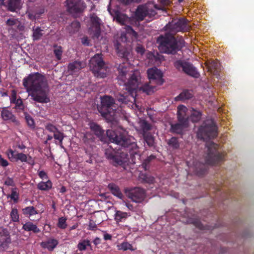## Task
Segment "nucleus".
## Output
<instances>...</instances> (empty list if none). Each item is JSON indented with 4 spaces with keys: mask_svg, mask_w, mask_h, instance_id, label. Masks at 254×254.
Listing matches in <instances>:
<instances>
[{
    "mask_svg": "<svg viewBox=\"0 0 254 254\" xmlns=\"http://www.w3.org/2000/svg\"><path fill=\"white\" fill-rule=\"evenodd\" d=\"M106 134L111 142L120 147L117 150L111 146L105 149L106 158L114 166H122L127 163L128 160V153L131 156L137 153L138 148L134 138L129 135L127 132L123 128L108 129Z\"/></svg>",
    "mask_w": 254,
    "mask_h": 254,
    "instance_id": "obj_1",
    "label": "nucleus"
},
{
    "mask_svg": "<svg viewBox=\"0 0 254 254\" xmlns=\"http://www.w3.org/2000/svg\"><path fill=\"white\" fill-rule=\"evenodd\" d=\"M23 85L34 101L40 103L50 102L49 89L45 76L39 72L29 74L23 80Z\"/></svg>",
    "mask_w": 254,
    "mask_h": 254,
    "instance_id": "obj_2",
    "label": "nucleus"
},
{
    "mask_svg": "<svg viewBox=\"0 0 254 254\" xmlns=\"http://www.w3.org/2000/svg\"><path fill=\"white\" fill-rule=\"evenodd\" d=\"M117 78L120 85H124L129 91L136 90L141 83V76L137 71L132 72L127 63L120 64L117 68Z\"/></svg>",
    "mask_w": 254,
    "mask_h": 254,
    "instance_id": "obj_3",
    "label": "nucleus"
},
{
    "mask_svg": "<svg viewBox=\"0 0 254 254\" xmlns=\"http://www.w3.org/2000/svg\"><path fill=\"white\" fill-rule=\"evenodd\" d=\"M158 44V49L160 51L164 54L175 55L182 48L179 45L181 41H178L175 36L169 33L160 35L157 40Z\"/></svg>",
    "mask_w": 254,
    "mask_h": 254,
    "instance_id": "obj_4",
    "label": "nucleus"
},
{
    "mask_svg": "<svg viewBox=\"0 0 254 254\" xmlns=\"http://www.w3.org/2000/svg\"><path fill=\"white\" fill-rule=\"evenodd\" d=\"M218 135L217 126L213 120H206L199 127L197 132L198 138L207 141Z\"/></svg>",
    "mask_w": 254,
    "mask_h": 254,
    "instance_id": "obj_5",
    "label": "nucleus"
},
{
    "mask_svg": "<svg viewBox=\"0 0 254 254\" xmlns=\"http://www.w3.org/2000/svg\"><path fill=\"white\" fill-rule=\"evenodd\" d=\"M101 54H97L89 61V67L94 75L98 78H104L107 75V67Z\"/></svg>",
    "mask_w": 254,
    "mask_h": 254,
    "instance_id": "obj_6",
    "label": "nucleus"
},
{
    "mask_svg": "<svg viewBox=\"0 0 254 254\" xmlns=\"http://www.w3.org/2000/svg\"><path fill=\"white\" fill-rule=\"evenodd\" d=\"M207 154L205 157V163L211 165H216L224 161V155L218 152V145L212 141L206 143Z\"/></svg>",
    "mask_w": 254,
    "mask_h": 254,
    "instance_id": "obj_7",
    "label": "nucleus"
},
{
    "mask_svg": "<svg viewBox=\"0 0 254 254\" xmlns=\"http://www.w3.org/2000/svg\"><path fill=\"white\" fill-rule=\"evenodd\" d=\"M98 109L101 115L105 118L114 116L116 111L114 98L109 96L101 97V105Z\"/></svg>",
    "mask_w": 254,
    "mask_h": 254,
    "instance_id": "obj_8",
    "label": "nucleus"
},
{
    "mask_svg": "<svg viewBox=\"0 0 254 254\" xmlns=\"http://www.w3.org/2000/svg\"><path fill=\"white\" fill-rule=\"evenodd\" d=\"M175 67L179 71L183 72L194 78L200 76V73L192 64L185 60H177L174 63Z\"/></svg>",
    "mask_w": 254,
    "mask_h": 254,
    "instance_id": "obj_9",
    "label": "nucleus"
},
{
    "mask_svg": "<svg viewBox=\"0 0 254 254\" xmlns=\"http://www.w3.org/2000/svg\"><path fill=\"white\" fill-rule=\"evenodd\" d=\"M156 14L155 9L150 4H141L137 6L135 11L134 17L136 20L139 21L143 20L146 16L149 18L153 17Z\"/></svg>",
    "mask_w": 254,
    "mask_h": 254,
    "instance_id": "obj_10",
    "label": "nucleus"
},
{
    "mask_svg": "<svg viewBox=\"0 0 254 254\" xmlns=\"http://www.w3.org/2000/svg\"><path fill=\"white\" fill-rule=\"evenodd\" d=\"M189 21L185 18H180L173 20L168 24L169 28L172 32H185L189 31L190 29Z\"/></svg>",
    "mask_w": 254,
    "mask_h": 254,
    "instance_id": "obj_11",
    "label": "nucleus"
},
{
    "mask_svg": "<svg viewBox=\"0 0 254 254\" xmlns=\"http://www.w3.org/2000/svg\"><path fill=\"white\" fill-rule=\"evenodd\" d=\"M125 192L129 198L136 203L142 202L145 197V190L138 187L126 189Z\"/></svg>",
    "mask_w": 254,
    "mask_h": 254,
    "instance_id": "obj_12",
    "label": "nucleus"
},
{
    "mask_svg": "<svg viewBox=\"0 0 254 254\" xmlns=\"http://www.w3.org/2000/svg\"><path fill=\"white\" fill-rule=\"evenodd\" d=\"M67 10L71 14H78L84 9V3L81 0H66Z\"/></svg>",
    "mask_w": 254,
    "mask_h": 254,
    "instance_id": "obj_13",
    "label": "nucleus"
},
{
    "mask_svg": "<svg viewBox=\"0 0 254 254\" xmlns=\"http://www.w3.org/2000/svg\"><path fill=\"white\" fill-rule=\"evenodd\" d=\"M90 34H92L93 39H98L101 34L100 19L95 14H93L90 17Z\"/></svg>",
    "mask_w": 254,
    "mask_h": 254,
    "instance_id": "obj_14",
    "label": "nucleus"
},
{
    "mask_svg": "<svg viewBox=\"0 0 254 254\" xmlns=\"http://www.w3.org/2000/svg\"><path fill=\"white\" fill-rule=\"evenodd\" d=\"M147 75L150 81H154L158 85H162L164 82L163 74L161 70L156 67L149 68L147 70Z\"/></svg>",
    "mask_w": 254,
    "mask_h": 254,
    "instance_id": "obj_15",
    "label": "nucleus"
},
{
    "mask_svg": "<svg viewBox=\"0 0 254 254\" xmlns=\"http://www.w3.org/2000/svg\"><path fill=\"white\" fill-rule=\"evenodd\" d=\"M11 243V238L8 230L0 227V249H6Z\"/></svg>",
    "mask_w": 254,
    "mask_h": 254,
    "instance_id": "obj_16",
    "label": "nucleus"
},
{
    "mask_svg": "<svg viewBox=\"0 0 254 254\" xmlns=\"http://www.w3.org/2000/svg\"><path fill=\"white\" fill-rule=\"evenodd\" d=\"M177 110L178 122H184L189 124V116L187 114L188 108L184 105H179Z\"/></svg>",
    "mask_w": 254,
    "mask_h": 254,
    "instance_id": "obj_17",
    "label": "nucleus"
},
{
    "mask_svg": "<svg viewBox=\"0 0 254 254\" xmlns=\"http://www.w3.org/2000/svg\"><path fill=\"white\" fill-rule=\"evenodd\" d=\"M128 91V92H125L124 93H119L116 95V98L119 102L127 104L130 101V99H133V97L131 95L133 93L134 90L129 91L126 88Z\"/></svg>",
    "mask_w": 254,
    "mask_h": 254,
    "instance_id": "obj_18",
    "label": "nucleus"
},
{
    "mask_svg": "<svg viewBox=\"0 0 254 254\" xmlns=\"http://www.w3.org/2000/svg\"><path fill=\"white\" fill-rule=\"evenodd\" d=\"M85 64L79 61H75L70 63L67 66L68 70L71 73L78 72L82 68L85 67Z\"/></svg>",
    "mask_w": 254,
    "mask_h": 254,
    "instance_id": "obj_19",
    "label": "nucleus"
},
{
    "mask_svg": "<svg viewBox=\"0 0 254 254\" xmlns=\"http://www.w3.org/2000/svg\"><path fill=\"white\" fill-rule=\"evenodd\" d=\"M188 126L189 124L184 122L171 124L170 131L172 133L181 134L183 133L184 129L187 127Z\"/></svg>",
    "mask_w": 254,
    "mask_h": 254,
    "instance_id": "obj_20",
    "label": "nucleus"
},
{
    "mask_svg": "<svg viewBox=\"0 0 254 254\" xmlns=\"http://www.w3.org/2000/svg\"><path fill=\"white\" fill-rule=\"evenodd\" d=\"M58 244V241L55 239H51L45 242L41 243V246L44 249H47L49 251H52Z\"/></svg>",
    "mask_w": 254,
    "mask_h": 254,
    "instance_id": "obj_21",
    "label": "nucleus"
},
{
    "mask_svg": "<svg viewBox=\"0 0 254 254\" xmlns=\"http://www.w3.org/2000/svg\"><path fill=\"white\" fill-rule=\"evenodd\" d=\"M90 128L94 133L98 137H102L104 134V130L101 127L95 122L89 124Z\"/></svg>",
    "mask_w": 254,
    "mask_h": 254,
    "instance_id": "obj_22",
    "label": "nucleus"
},
{
    "mask_svg": "<svg viewBox=\"0 0 254 254\" xmlns=\"http://www.w3.org/2000/svg\"><path fill=\"white\" fill-rule=\"evenodd\" d=\"M1 116L2 119L4 121H10L16 124L18 123L15 117L10 111L7 109H3L1 111Z\"/></svg>",
    "mask_w": 254,
    "mask_h": 254,
    "instance_id": "obj_23",
    "label": "nucleus"
},
{
    "mask_svg": "<svg viewBox=\"0 0 254 254\" xmlns=\"http://www.w3.org/2000/svg\"><path fill=\"white\" fill-rule=\"evenodd\" d=\"M193 97L192 92L190 90H183L178 96L175 98L176 101H184L191 99Z\"/></svg>",
    "mask_w": 254,
    "mask_h": 254,
    "instance_id": "obj_24",
    "label": "nucleus"
},
{
    "mask_svg": "<svg viewBox=\"0 0 254 254\" xmlns=\"http://www.w3.org/2000/svg\"><path fill=\"white\" fill-rule=\"evenodd\" d=\"M11 158L14 160L15 161H17L18 160L21 161V162H27V156L26 154L23 153H18L17 151L10 150V151Z\"/></svg>",
    "mask_w": 254,
    "mask_h": 254,
    "instance_id": "obj_25",
    "label": "nucleus"
},
{
    "mask_svg": "<svg viewBox=\"0 0 254 254\" xmlns=\"http://www.w3.org/2000/svg\"><path fill=\"white\" fill-rule=\"evenodd\" d=\"M208 70L215 75H217L219 71L220 64L218 61H212L207 64Z\"/></svg>",
    "mask_w": 254,
    "mask_h": 254,
    "instance_id": "obj_26",
    "label": "nucleus"
},
{
    "mask_svg": "<svg viewBox=\"0 0 254 254\" xmlns=\"http://www.w3.org/2000/svg\"><path fill=\"white\" fill-rule=\"evenodd\" d=\"M108 188L111 193L115 196H117L119 198H122L123 195L118 186L113 183H111L108 185Z\"/></svg>",
    "mask_w": 254,
    "mask_h": 254,
    "instance_id": "obj_27",
    "label": "nucleus"
},
{
    "mask_svg": "<svg viewBox=\"0 0 254 254\" xmlns=\"http://www.w3.org/2000/svg\"><path fill=\"white\" fill-rule=\"evenodd\" d=\"M80 28V23L77 20L72 21L71 24L67 27L70 34H74L79 31Z\"/></svg>",
    "mask_w": 254,
    "mask_h": 254,
    "instance_id": "obj_28",
    "label": "nucleus"
},
{
    "mask_svg": "<svg viewBox=\"0 0 254 254\" xmlns=\"http://www.w3.org/2000/svg\"><path fill=\"white\" fill-rule=\"evenodd\" d=\"M22 229L26 231H32L34 233H38L40 231L36 225L31 222H28L24 224L22 226Z\"/></svg>",
    "mask_w": 254,
    "mask_h": 254,
    "instance_id": "obj_29",
    "label": "nucleus"
},
{
    "mask_svg": "<svg viewBox=\"0 0 254 254\" xmlns=\"http://www.w3.org/2000/svg\"><path fill=\"white\" fill-rule=\"evenodd\" d=\"M115 18L117 22L123 25H126L127 23L129 21L128 17L126 14L121 13L119 11L116 13Z\"/></svg>",
    "mask_w": 254,
    "mask_h": 254,
    "instance_id": "obj_30",
    "label": "nucleus"
},
{
    "mask_svg": "<svg viewBox=\"0 0 254 254\" xmlns=\"http://www.w3.org/2000/svg\"><path fill=\"white\" fill-rule=\"evenodd\" d=\"M206 170L205 168V165L203 164L196 163L194 166V173L198 176H203L206 172Z\"/></svg>",
    "mask_w": 254,
    "mask_h": 254,
    "instance_id": "obj_31",
    "label": "nucleus"
},
{
    "mask_svg": "<svg viewBox=\"0 0 254 254\" xmlns=\"http://www.w3.org/2000/svg\"><path fill=\"white\" fill-rule=\"evenodd\" d=\"M128 216L129 215H128L127 212L117 210L115 214V220L117 223H119L120 222L124 221Z\"/></svg>",
    "mask_w": 254,
    "mask_h": 254,
    "instance_id": "obj_32",
    "label": "nucleus"
},
{
    "mask_svg": "<svg viewBox=\"0 0 254 254\" xmlns=\"http://www.w3.org/2000/svg\"><path fill=\"white\" fill-rule=\"evenodd\" d=\"M139 87L140 90H141L143 92L146 93L147 95L152 94L156 90V87L155 86L150 85L147 83L140 87H139V85L138 88Z\"/></svg>",
    "mask_w": 254,
    "mask_h": 254,
    "instance_id": "obj_33",
    "label": "nucleus"
},
{
    "mask_svg": "<svg viewBox=\"0 0 254 254\" xmlns=\"http://www.w3.org/2000/svg\"><path fill=\"white\" fill-rule=\"evenodd\" d=\"M52 188V183L50 180L47 182H40L37 185V189L41 190H49Z\"/></svg>",
    "mask_w": 254,
    "mask_h": 254,
    "instance_id": "obj_34",
    "label": "nucleus"
},
{
    "mask_svg": "<svg viewBox=\"0 0 254 254\" xmlns=\"http://www.w3.org/2000/svg\"><path fill=\"white\" fill-rule=\"evenodd\" d=\"M22 211L24 215H28L29 216L38 213V210L33 206L26 207L22 209Z\"/></svg>",
    "mask_w": 254,
    "mask_h": 254,
    "instance_id": "obj_35",
    "label": "nucleus"
},
{
    "mask_svg": "<svg viewBox=\"0 0 254 254\" xmlns=\"http://www.w3.org/2000/svg\"><path fill=\"white\" fill-rule=\"evenodd\" d=\"M192 112L190 115V120L193 123L199 122L202 116L201 112L192 108Z\"/></svg>",
    "mask_w": 254,
    "mask_h": 254,
    "instance_id": "obj_36",
    "label": "nucleus"
},
{
    "mask_svg": "<svg viewBox=\"0 0 254 254\" xmlns=\"http://www.w3.org/2000/svg\"><path fill=\"white\" fill-rule=\"evenodd\" d=\"M143 139L147 145L149 147L154 146V138L150 132L143 133Z\"/></svg>",
    "mask_w": 254,
    "mask_h": 254,
    "instance_id": "obj_37",
    "label": "nucleus"
},
{
    "mask_svg": "<svg viewBox=\"0 0 254 254\" xmlns=\"http://www.w3.org/2000/svg\"><path fill=\"white\" fill-rule=\"evenodd\" d=\"M167 144L173 149H178L180 147V143L178 138L176 137H172L168 140Z\"/></svg>",
    "mask_w": 254,
    "mask_h": 254,
    "instance_id": "obj_38",
    "label": "nucleus"
},
{
    "mask_svg": "<svg viewBox=\"0 0 254 254\" xmlns=\"http://www.w3.org/2000/svg\"><path fill=\"white\" fill-rule=\"evenodd\" d=\"M10 221L13 222H18L19 221V215L18 209L13 207L11 208L10 213Z\"/></svg>",
    "mask_w": 254,
    "mask_h": 254,
    "instance_id": "obj_39",
    "label": "nucleus"
},
{
    "mask_svg": "<svg viewBox=\"0 0 254 254\" xmlns=\"http://www.w3.org/2000/svg\"><path fill=\"white\" fill-rule=\"evenodd\" d=\"M119 250H123L124 251H127L128 250L131 251H134L136 248H133L132 246L127 242H124L120 245L117 246Z\"/></svg>",
    "mask_w": 254,
    "mask_h": 254,
    "instance_id": "obj_40",
    "label": "nucleus"
},
{
    "mask_svg": "<svg viewBox=\"0 0 254 254\" xmlns=\"http://www.w3.org/2000/svg\"><path fill=\"white\" fill-rule=\"evenodd\" d=\"M87 246H91V242L88 239H84L78 243L77 248L80 251H83L86 250Z\"/></svg>",
    "mask_w": 254,
    "mask_h": 254,
    "instance_id": "obj_41",
    "label": "nucleus"
},
{
    "mask_svg": "<svg viewBox=\"0 0 254 254\" xmlns=\"http://www.w3.org/2000/svg\"><path fill=\"white\" fill-rule=\"evenodd\" d=\"M20 3V0H9L8 3V9L12 12H14L18 8Z\"/></svg>",
    "mask_w": 254,
    "mask_h": 254,
    "instance_id": "obj_42",
    "label": "nucleus"
},
{
    "mask_svg": "<svg viewBox=\"0 0 254 254\" xmlns=\"http://www.w3.org/2000/svg\"><path fill=\"white\" fill-rule=\"evenodd\" d=\"M64 133L60 131L59 129H58L56 132L54 133L53 137L56 140H58L59 141V145L62 148L64 147L63 145V140L64 138Z\"/></svg>",
    "mask_w": 254,
    "mask_h": 254,
    "instance_id": "obj_43",
    "label": "nucleus"
},
{
    "mask_svg": "<svg viewBox=\"0 0 254 254\" xmlns=\"http://www.w3.org/2000/svg\"><path fill=\"white\" fill-rule=\"evenodd\" d=\"M54 53L58 60H60L62 59V56L63 54L62 47L61 46H58L57 45H54Z\"/></svg>",
    "mask_w": 254,
    "mask_h": 254,
    "instance_id": "obj_44",
    "label": "nucleus"
},
{
    "mask_svg": "<svg viewBox=\"0 0 254 254\" xmlns=\"http://www.w3.org/2000/svg\"><path fill=\"white\" fill-rule=\"evenodd\" d=\"M33 38L34 40H38L41 38L43 34L42 33V30L40 27H37L35 29H33Z\"/></svg>",
    "mask_w": 254,
    "mask_h": 254,
    "instance_id": "obj_45",
    "label": "nucleus"
},
{
    "mask_svg": "<svg viewBox=\"0 0 254 254\" xmlns=\"http://www.w3.org/2000/svg\"><path fill=\"white\" fill-rule=\"evenodd\" d=\"M14 203H17L19 198V193L17 191V189H12L11 194L8 196Z\"/></svg>",
    "mask_w": 254,
    "mask_h": 254,
    "instance_id": "obj_46",
    "label": "nucleus"
},
{
    "mask_svg": "<svg viewBox=\"0 0 254 254\" xmlns=\"http://www.w3.org/2000/svg\"><path fill=\"white\" fill-rule=\"evenodd\" d=\"M66 218L62 217L59 218L57 226L62 229H65L67 227L66 222Z\"/></svg>",
    "mask_w": 254,
    "mask_h": 254,
    "instance_id": "obj_47",
    "label": "nucleus"
},
{
    "mask_svg": "<svg viewBox=\"0 0 254 254\" xmlns=\"http://www.w3.org/2000/svg\"><path fill=\"white\" fill-rule=\"evenodd\" d=\"M25 119L26 121L27 125L31 128H34L35 127V123L34 120L31 117V116L28 114H25Z\"/></svg>",
    "mask_w": 254,
    "mask_h": 254,
    "instance_id": "obj_48",
    "label": "nucleus"
},
{
    "mask_svg": "<svg viewBox=\"0 0 254 254\" xmlns=\"http://www.w3.org/2000/svg\"><path fill=\"white\" fill-rule=\"evenodd\" d=\"M141 128L142 129L143 133L145 132H148V131L151 129V126L146 121H143L141 123Z\"/></svg>",
    "mask_w": 254,
    "mask_h": 254,
    "instance_id": "obj_49",
    "label": "nucleus"
},
{
    "mask_svg": "<svg viewBox=\"0 0 254 254\" xmlns=\"http://www.w3.org/2000/svg\"><path fill=\"white\" fill-rule=\"evenodd\" d=\"M156 158V156L154 155H150L145 159L142 163L143 167L146 170L147 166L149 164L150 161Z\"/></svg>",
    "mask_w": 254,
    "mask_h": 254,
    "instance_id": "obj_50",
    "label": "nucleus"
},
{
    "mask_svg": "<svg viewBox=\"0 0 254 254\" xmlns=\"http://www.w3.org/2000/svg\"><path fill=\"white\" fill-rule=\"evenodd\" d=\"M190 223H192L196 227L200 230H204L206 229L205 226H204L199 220H193Z\"/></svg>",
    "mask_w": 254,
    "mask_h": 254,
    "instance_id": "obj_51",
    "label": "nucleus"
},
{
    "mask_svg": "<svg viewBox=\"0 0 254 254\" xmlns=\"http://www.w3.org/2000/svg\"><path fill=\"white\" fill-rule=\"evenodd\" d=\"M45 127L47 130L53 133L56 132L58 129L54 125L51 123L47 124Z\"/></svg>",
    "mask_w": 254,
    "mask_h": 254,
    "instance_id": "obj_52",
    "label": "nucleus"
},
{
    "mask_svg": "<svg viewBox=\"0 0 254 254\" xmlns=\"http://www.w3.org/2000/svg\"><path fill=\"white\" fill-rule=\"evenodd\" d=\"M126 32L127 33L131 34L132 36H136L137 35L136 32L133 29L131 26L126 25L125 26Z\"/></svg>",
    "mask_w": 254,
    "mask_h": 254,
    "instance_id": "obj_53",
    "label": "nucleus"
},
{
    "mask_svg": "<svg viewBox=\"0 0 254 254\" xmlns=\"http://www.w3.org/2000/svg\"><path fill=\"white\" fill-rule=\"evenodd\" d=\"M143 180L148 184H153L155 181V178L150 175H145Z\"/></svg>",
    "mask_w": 254,
    "mask_h": 254,
    "instance_id": "obj_54",
    "label": "nucleus"
},
{
    "mask_svg": "<svg viewBox=\"0 0 254 254\" xmlns=\"http://www.w3.org/2000/svg\"><path fill=\"white\" fill-rule=\"evenodd\" d=\"M4 185L7 186H14L15 184L12 178L8 177L4 182Z\"/></svg>",
    "mask_w": 254,
    "mask_h": 254,
    "instance_id": "obj_55",
    "label": "nucleus"
},
{
    "mask_svg": "<svg viewBox=\"0 0 254 254\" xmlns=\"http://www.w3.org/2000/svg\"><path fill=\"white\" fill-rule=\"evenodd\" d=\"M88 227H89V228H88L89 230H95L97 228V225L94 221H93L92 220H90Z\"/></svg>",
    "mask_w": 254,
    "mask_h": 254,
    "instance_id": "obj_56",
    "label": "nucleus"
},
{
    "mask_svg": "<svg viewBox=\"0 0 254 254\" xmlns=\"http://www.w3.org/2000/svg\"><path fill=\"white\" fill-rule=\"evenodd\" d=\"M38 176L41 179L48 178V176H47V173L43 170L40 171L38 172Z\"/></svg>",
    "mask_w": 254,
    "mask_h": 254,
    "instance_id": "obj_57",
    "label": "nucleus"
},
{
    "mask_svg": "<svg viewBox=\"0 0 254 254\" xmlns=\"http://www.w3.org/2000/svg\"><path fill=\"white\" fill-rule=\"evenodd\" d=\"M8 161L2 158L1 157V156H0V165L2 167H6L7 166H8Z\"/></svg>",
    "mask_w": 254,
    "mask_h": 254,
    "instance_id": "obj_58",
    "label": "nucleus"
},
{
    "mask_svg": "<svg viewBox=\"0 0 254 254\" xmlns=\"http://www.w3.org/2000/svg\"><path fill=\"white\" fill-rule=\"evenodd\" d=\"M16 107L19 109H23V105L21 99H17L16 102Z\"/></svg>",
    "mask_w": 254,
    "mask_h": 254,
    "instance_id": "obj_59",
    "label": "nucleus"
},
{
    "mask_svg": "<svg viewBox=\"0 0 254 254\" xmlns=\"http://www.w3.org/2000/svg\"><path fill=\"white\" fill-rule=\"evenodd\" d=\"M93 244L98 248V245L101 243V239L99 237H96L93 241Z\"/></svg>",
    "mask_w": 254,
    "mask_h": 254,
    "instance_id": "obj_60",
    "label": "nucleus"
},
{
    "mask_svg": "<svg viewBox=\"0 0 254 254\" xmlns=\"http://www.w3.org/2000/svg\"><path fill=\"white\" fill-rule=\"evenodd\" d=\"M6 23L8 26H13L16 24V20L15 19L10 18L7 20Z\"/></svg>",
    "mask_w": 254,
    "mask_h": 254,
    "instance_id": "obj_61",
    "label": "nucleus"
},
{
    "mask_svg": "<svg viewBox=\"0 0 254 254\" xmlns=\"http://www.w3.org/2000/svg\"><path fill=\"white\" fill-rule=\"evenodd\" d=\"M81 42L83 45L88 46L90 43V41L88 39V37H84L82 39Z\"/></svg>",
    "mask_w": 254,
    "mask_h": 254,
    "instance_id": "obj_62",
    "label": "nucleus"
},
{
    "mask_svg": "<svg viewBox=\"0 0 254 254\" xmlns=\"http://www.w3.org/2000/svg\"><path fill=\"white\" fill-rule=\"evenodd\" d=\"M104 239L106 241L107 240H111L112 238V236L111 234H109L106 232H104L103 235Z\"/></svg>",
    "mask_w": 254,
    "mask_h": 254,
    "instance_id": "obj_63",
    "label": "nucleus"
},
{
    "mask_svg": "<svg viewBox=\"0 0 254 254\" xmlns=\"http://www.w3.org/2000/svg\"><path fill=\"white\" fill-rule=\"evenodd\" d=\"M136 52L142 54L144 52V49L142 47L138 46L136 48Z\"/></svg>",
    "mask_w": 254,
    "mask_h": 254,
    "instance_id": "obj_64",
    "label": "nucleus"
}]
</instances>
